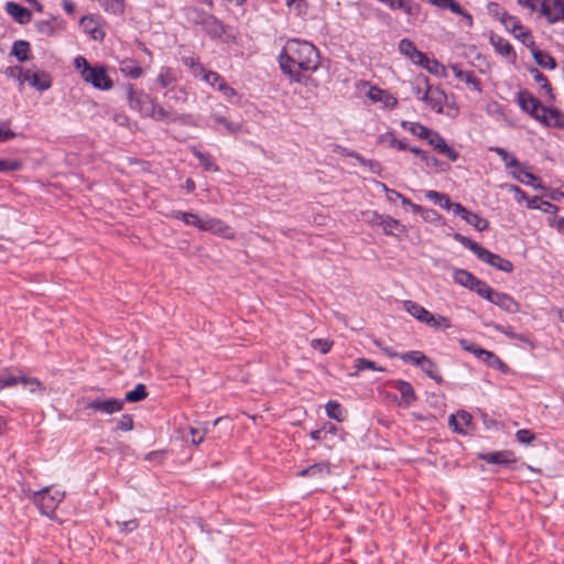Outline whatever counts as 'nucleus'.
I'll use <instances>...</instances> for the list:
<instances>
[{
  "label": "nucleus",
  "instance_id": "49530a36",
  "mask_svg": "<svg viewBox=\"0 0 564 564\" xmlns=\"http://www.w3.org/2000/svg\"><path fill=\"white\" fill-rule=\"evenodd\" d=\"M426 324L435 329H446L451 327V323L446 317L442 315H434L432 313Z\"/></svg>",
  "mask_w": 564,
  "mask_h": 564
},
{
  "label": "nucleus",
  "instance_id": "9b49d317",
  "mask_svg": "<svg viewBox=\"0 0 564 564\" xmlns=\"http://www.w3.org/2000/svg\"><path fill=\"white\" fill-rule=\"evenodd\" d=\"M399 51L401 54L408 56L414 64L424 66V63H430V58L419 51L414 43L409 39H402L399 43Z\"/></svg>",
  "mask_w": 564,
  "mask_h": 564
},
{
  "label": "nucleus",
  "instance_id": "bf43d9fd",
  "mask_svg": "<svg viewBox=\"0 0 564 564\" xmlns=\"http://www.w3.org/2000/svg\"><path fill=\"white\" fill-rule=\"evenodd\" d=\"M517 441L521 444H531L535 440V435L530 430H519L516 433Z\"/></svg>",
  "mask_w": 564,
  "mask_h": 564
},
{
  "label": "nucleus",
  "instance_id": "39448f33",
  "mask_svg": "<svg viewBox=\"0 0 564 564\" xmlns=\"http://www.w3.org/2000/svg\"><path fill=\"white\" fill-rule=\"evenodd\" d=\"M85 82L90 83L94 87L102 90H108L112 87V80L107 75L104 66H95L93 68H86Z\"/></svg>",
  "mask_w": 564,
  "mask_h": 564
},
{
  "label": "nucleus",
  "instance_id": "4be33fe9",
  "mask_svg": "<svg viewBox=\"0 0 564 564\" xmlns=\"http://www.w3.org/2000/svg\"><path fill=\"white\" fill-rule=\"evenodd\" d=\"M533 118L549 127L561 126L560 112L555 109L546 108L544 106L543 110H539L535 115H533Z\"/></svg>",
  "mask_w": 564,
  "mask_h": 564
},
{
  "label": "nucleus",
  "instance_id": "69168bd1",
  "mask_svg": "<svg viewBox=\"0 0 564 564\" xmlns=\"http://www.w3.org/2000/svg\"><path fill=\"white\" fill-rule=\"evenodd\" d=\"M475 254L477 256V258L479 260L492 265L496 253H492L489 250H487L480 246V248L478 249V251Z\"/></svg>",
  "mask_w": 564,
  "mask_h": 564
},
{
  "label": "nucleus",
  "instance_id": "6e6d98bb",
  "mask_svg": "<svg viewBox=\"0 0 564 564\" xmlns=\"http://www.w3.org/2000/svg\"><path fill=\"white\" fill-rule=\"evenodd\" d=\"M22 163L19 160H0V172L19 171Z\"/></svg>",
  "mask_w": 564,
  "mask_h": 564
},
{
  "label": "nucleus",
  "instance_id": "412c9836",
  "mask_svg": "<svg viewBox=\"0 0 564 564\" xmlns=\"http://www.w3.org/2000/svg\"><path fill=\"white\" fill-rule=\"evenodd\" d=\"M471 414L466 411H458L456 414H452L448 419L449 426L457 433L465 434L466 427L471 422Z\"/></svg>",
  "mask_w": 564,
  "mask_h": 564
},
{
  "label": "nucleus",
  "instance_id": "c03bdc74",
  "mask_svg": "<svg viewBox=\"0 0 564 564\" xmlns=\"http://www.w3.org/2000/svg\"><path fill=\"white\" fill-rule=\"evenodd\" d=\"M325 408L326 413L330 419H334L337 422L344 421V411L341 409V405L337 401H329Z\"/></svg>",
  "mask_w": 564,
  "mask_h": 564
},
{
  "label": "nucleus",
  "instance_id": "e2e57ef3",
  "mask_svg": "<svg viewBox=\"0 0 564 564\" xmlns=\"http://www.w3.org/2000/svg\"><path fill=\"white\" fill-rule=\"evenodd\" d=\"M204 80L206 83H208L210 86L217 87V88H218V85L221 84V82H225V79L223 77H220V75L217 74L216 72H205Z\"/></svg>",
  "mask_w": 564,
  "mask_h": 564
},
{
  "label": "nucleus",
  "instance_id": "7c9ffc66",
  "mask_svg": "<svg viewBox=\"0 0 564 564\" xmlns=\"http://www.w3.org/2000/svg\"><path fill=\"white\" fill-rule=\"evenodd\" d=\"M454 280L456 283L471 290V288H475L478 278L466 270L458 269L454 272Z\"/></svg>",
  "mask_w": 564,
  "mask_h": 564
},
{
  "label": "nucleus",
  "instance_id": "aec40b11",
  "mask_svg": "<svg viewBox=\"0 0 564 564\" xmlns=\"http://www.w3.org/2000/svg\"><path fill=\"white\" fill-rule=\"evenodd\" d=\"M6 11L10 14L18 23L26 24L31 21L32 13L29 9L15 3L7 2Z\"/></svg>",
  "mask_w": 564,
  "mask_h": 564
},
{
  "label": "nucleus",
  "instance_id": "58836bf2",
  "mask_svg": "<svg viewBox=\"0 0 564 564\" xmlns=\"http://www.w3.org/2000/svg\"><path fill=\"white\" fill-rule=\"evenodd\" d=\"M502 23L506 25V28H510L512 30V33L514 34L516 37L519 39L521 36L527 35L524 28L519 23V21L516 18L507 15L502 18Z\"/></svg>",
  "mask_w": 564,
  "mask_h": 564
},
{
  "label": "nucleus",
  "instance_id": "de8ad7c7",
  "mask_svg": "<svg viewBox=\"0 0 564 564\" xmlns=\"http://www.w3.org/2000/svg\"><path fill=\"white\" fill-rule=\"evenodd\" d=\"M530 74L532 75L533 79L540 84L541 88L545 90L547 95H551L552 88L546 77L538 68H531Z\"/></svg>",
  "mask_w": 564,
  "mask_h": 564
},
{
  "label": "nucleus",
  "instance_id": "f03ea898",
  "mask_svg": "<svg viewBox=\"0 0 564 564\" xmlns=\"http://www.w3.org/2000/svg\"><path fill=\"white\" fill-rule=\"evenodd\" d=\"M188 19L195 24L202 25L203 30L213 39L220 37L225 32L223 23L216 17L197 9L188 10Z\"/></svg>",
  "mask_w": 564,
  "mask_h": 564
},
{
  "label": "nucleus",
  "instance_id": "13d9d810",
  "mask_svg": "<svg viewBox=\"0 0 564 564\" xmlns=\"http://www.w3.org/2000/svg\"><path fill=\"white\" fill-rule=\"evenodd\" d=\"M333 346V341L328 339H313L311 341V347L314 349H318L322 354H327Z\"/></svg>",
  "mask_w": 564,
  "mask_h": 564
},
{
  "label": "nucleus",
  "instance_id": "3c124183",
  "mask_svg": "<svg viewBox=\"0 0 564 564\" xmlns=\"http://www.w3.org/2000/svg\"><path fill=\"white\" fill-rule=\"evenodd\" d=\"M23 376H14V375H8V376H0V390L7 388V387H14L17 384H22Z\"/></svg>",
  "mask_w": 564,
  "mask_h": 564
},
{
  "label": "nucleus",
  "instance_id": "9d476101",
  "mask_svg": "<svg viewBox=\"0 0 564 564\" xmlns=\"http://www.w3.org/2000/svg\"><path fill=\"white\" fill-rule=\"evenodd\" d=\"M432 6L437 7L442 10H449L451 12L458 14L463 18L465 25L470 28L473 25V17L460 4L455 0H426Z\"/></svg>",
  "mask_w": 564,
  "mask_h": 564
},
{
  "label": "nucleus",
  "instance_id": "72a5a7b5",
  "mask_svg": "<svg viewBox=\"0 0 564 564\" xmlns=\"http://www.w3.org/2000/svg\"><path fill=\"white\" fill-rule=\"evenodd\" d=\"M148 397L147 387L143 383H139L135 388L126 393L123 401L126 402H139Z\"/></svg>",
  "mask_w": 564,
  "mask_h": 564
},
{
  "label": "nucleus",
  "instance_id": "680f3d73",
  "mask_svg": "<svg viewBox=\"0 0 564 564\" xmlns=\"http://www.w3.org/2000/svg\"><path fill=\"white\" fill-rule=\"evenodd\" d=\"M117 429L120 431H131L133 429V419L129 414H123L117 423Z\"/></svg>",
  "mask_w": 564,
  "mask_h": 564
},
{
  "label": "nucleus",
  "instance_id": "1a4fd4ad",
  "mask_svg": "<svg viewBox=\"0 0 564 564\" xmlns=\"http://www.w3.org/2000/svg\"><path fill=\"white\" fill-rule=\"evenodd\" d=\"M432 6L437 7L442 10H449L451 12L458 14L463 18L465 25L470 28L473 25V17L460 4L455 0H426Z\"/></svg>",
  "mask_w": 564,
  "mask_h": 564
},
{
  "label": "nucleus",
  "instance_id": "5701e85b",
  "mask_svg": "<svg viewBox=\"0 0 564 564\" xmlns=\"http://www.w3.org/2000/svg\"><path fill=\"white\" fill-rule=\"evenodd\" d=\"M392 387L400 392L404 406H410L415 401L416 395L410 382L397 380Z\"/></svg>",
  "mask_w": 564,
  "mask_h": 564
},
{
  "label": "nucleus",
  "instance_id": "a211bd4d",
  "mask_svg": "<svg viewBox=\"0 0 564 564\" xmlns=\"http://www.w3.org/2000/svg\"><path fill=\"white\" fill-rule=\"evenodd\" d=\"M301 477H312L319 482L325 481L330 475L329 465L326 463L314 464L297 474Z\"/></svg>",
  "mask_w": 564,
  "mask_h": 564
},
{
  "label": "nucleus",
  "instance_id": "423d86ee",
  "mask_svg": "<svg viewBox=\"0 0 564 564\" xmlns=\"http://www.w3.org/2000/svg\"><path fill=\"white\" fill-rule=\"evenodd\" d=\"M128 100L130 107L143 116L153 109V100L145 93L137 90L132 86L128 87Z\"/></svg>",
  "mask_w": 564,
  "mask_h": 564
},
{
  "label": "nucleus",
  "instance_id": "20e7f679",
  "mask_svg": "<svg viewBox=\"0 0 564 564\" xmlns=\"http://www.w3.org/2000/svg\"><path fill=\"white\" fill-rule=\"evenodd\" d=\"M123 404H124V401L121 399L96 398V399L87 402L85 409L110 415V414L120 412L123 408Z\"/></svg>",
  "mask_w": 564,
  "mask_h": 564
},
{
  "label": "nucleus",
  "instance_id": "a878e982",
  "mask_svg": "<svg viewBox=\"0 0 564 564\" xmlns=\"http://www.w3.org/2000/svg\"><path fill=\"white\" fill-rule=\"evenodd\" d=\"M451 69L456 78L464 80L466 84L471 85L475 90L480 91V82L473 72L463 70L457 64L451 65Z\"/></svg>",
  "mask_w": 564,
  "mask_h": 564
},
{
  "label": "nucleus",
  "instance_id": "864d4df0",
  "mask_svg": "<svg viewBox=\"0 0 564 564\" xmlns=\"http://www.w3.org/2000/svg\"><path fill=\"white\" fill-rule=\"evenodd\" d=\"M492 267L508 273L513 270V264L509 260L500 257L499 254H495Z\"/></svg>",
  "mask_w": 564,
  "mask_h": 564
},
{
  "label": "nucleus",
  "instance_id": "0e129e2a",
  "mask_svg": "<svg viewBox=\"0 0 564 564\" xmlns=\"http://www.w3.org/2000/svg\"><path fill=\"white\" fill-rule=\"evenodd\" d=\"M207 432H208V430L206 427H203V429L191 427L189 433L192 435V443L194 445L200 444L204 441V436Z\"/></svg>",
  "mask_w": 564,
  "mask_h": 564
},
{
  "label": "nucleus",
  "instance_id": "393cba45",
  "mask_svg": "<svg viewBox=\"0 0 564 564\" xmlns=\"http://www.w3.org/2000/svg\"><path fill=\"white\" fill-rule=\"evenodd\" d=\"M405 311L411 314L414 318L420 321L421 323H427L429 317H431V312L426 308L417 304L413 301H405L403 303Z\"/></svg>",
  "mask_w": 564,
  "mask_h": 564
},
{
  "label": "nucleus",
  "instance_id": "2f4dec72",
  "mask_svg": "<svg viewBox=\"0 0 564 564\" xmlns=\"http://www.w3.org/2000/svg\"><path fill=\"white\" fill-rule=\"evenodd\" d=\"M532 55L539 66L546 69H554L556 67L555 59L546 52L541 50H532Z\"/></svg>",
  "mask_w": 564,
  "mask_h": 564
},
{
  "label": "nucleus",
  "instance_id": "bb28decb",
  "mask_svg": "<svg viewBox=\"0 0 564 564\" xmlns=\"http://www.w3.org/2000/svg\"><path fill=\"white\" fill-rule=\"evenodd\" d=\"M368 97L372 101H382L386 107L392 108L397 105V99L393 96L377 87H371L369 89Z\"/></svg>",
  "mask_w": 564,
  "mask_h": 564
},
{
  "label": "nucleus",
  "instance_id": "4468645a",
  "mask_svg": "<svg viewBox=\"0 0 564 564\" xmlns=\"http://www.w3.org/2000/svg\"><path fill=\"white\" fill-rule=\"evenodd\" d=\"M455 215L460 216L467 224L474 226L479 231L486 230L489 226V223L486 219L467 210L460 204L455 205Z\"/></svg>",
  "mask_w": 564,
  "mask_h": 564
},
{
  "label": "nucleus",
  "instance_id": "a18cd8bd",
  "mask_svg": "<svg viewBox=\"0 0 564 564\" xmlns=\"http://www.w3.org/2000/svg\"><path fill=\"white\" fill-rule=\"evenodd\" d=\"M471 290L475 291L481 297L488 300L489 302L495 293L494 289H491L486 282L479 279L476 282L475 288H471Z\"/></svg>",
  "mask_w": 564,
  "mask_h": 564
},
{
  "label": "nucleus",
  "instance_id": "6ab92c4d",
  "mask_svg": "<svg viewBox=\"0 0 564 564\" xmlns=\"http://www.w3.org/2000/svg\"><path fill=\"white\" fill-rule=\"evenodd\" d=\"M490 302L508 313H518L520 311L519 303L506 293L495 291Z\"/></svg>",
  "mask_w": 564,
  "mask_h": 564
},
{
  "label": "nucleus",
  "instance_id": "79ce46f5",
  "mask_svg": "<svg viewBox=\"0 0 564 564\" xmlns=\"http://www.w3.org/2000/svg\"><path fill=\"white\" fill-rule=\"evenodd\" d=\"M29 51L30 45L26 41L14 42L12 53L20 62H24L28 59Z\"/></svg>",
  "mask_w": 564,
  "mask_h": 564
},
{
  "label": "nucleus",
  "instance_id": "c9c22d12",
  "mask_svg": "<svg viewBox=\"0 0 564 564\" xmlns=\"http://www.w3.org/2000/svg\"><path fill=\"white\" fill-rule=\"evenodd\" d=\"M401 126L404 128V129H408L411 131V133L417 135L419 138L421 139H427L430 133L432 132V130H430L429 128H426L425 126H422L420 123H416V122H409V121H403L401 123Z\"/></svg>",
  "mask_w": 564,
  "mask_h": 564
},
{
  "label": "nucleus",
  "instance_id": "f704fd0d",
  "mask_svg": "<svg viewBox=\"0 0 564 564\" xmlns=\"http://www.w3.org/2000/svg\"><path fill=\"white\" fill-rule=\"evenodd\" d=\"M424 373L433 379L437 383L443 382V378L437 372V366L434 361H432L429 357H425L424 362L420 366Z\"/></svg>",
  "mask_w": 564,
  "mask_h": 564
},
{
  "label": "nucleus",
  "instance_id": "f8f14e48",
  "mask_svg": "<svg viewBox=\"0 0 564 564\" xmlns=\"http://www.w3.org/2000/svg\"><path fill=\"white\" fill-rule=\"evenodd\" d=\"M541 13L550 23L564 22V3L562 0H544Z\"/></svg>",
  "mask_w": 564,
  "mask_h": 564
},
{
  "label": "nucleus",
  "instance_id": "4c0bfd02",
  "mask_svg": "<svg viewBox=\"0 0 564 564\" xmlns=\"http://www.w3.org/2000/svg\"><path fill=\"white\" fill-rule=\"evenodd\" d=\"M491 152H495L497 153L501 160L505 162L506 166L507 167H517V169H520V163L519 161L516 159L514 155L512 154H509L505 149L502 148H498V147H492L489 149Z\"/></svg>",
  "mask_w": 564,
  "mask_h": 564
},
{
  "label": "nucleus",
  "instance_id": "37998d69",
  "mask_svg": "<svg viewBox=\"0 0 564 564\" xmlns=\"http://www.w3.org/2000/svg\"><path fill=\"white\" fill-rule=\"evenodd\" d=\"M425 357L426 356L422 351H419V350L408 351V352L401 354L399 356V358L401 360H403L404 362H410L415 366H421L422 362H424Z\"/></svg>",
  "mask_w": 564,
  "mask_h": 564
},
{
  "label": "nucleus",
  "instance_id": "473e14b6",
  "mask_svg": "<svg viewBox=\"0 0 564 564\" xmlns=\"http://www.w3.org/2000/svg\"><path fill=\"white\" fill-rule=\"evenodd\" d=\"M82 26L88 32L94 40H102L105 36V32L99 29L91 18L84 17L80 20Z\"/></svg>",
  "mask_w": 564,
  "mask_h": 564
},
{
  "label": "nucleus",
  "instance_id": "f3484780",
  "mask_svg": "<svg viewBox=\"0 0 564 564\" xmlns=\"http://www.w3.org/2000/svg\"><path fill=\"white\" fill-rule=\"evenodd\" d=\"M28 82L32 87L39 90H46L51 87V77L45 72L32 73L24 70L22 84Z\"/></svg>",
  "mask_w": 564,
  "mask_h": 564
},
{
  "label": "nucleus",
  "instance_id": "2eb2a0df",
  "mask_svg": "<svg viewBox=\"0 0 564 564\" xmlns=\"http://www.w3.org/2000/svg\"><path fill=\"white\" fill-rule=\"evenodd\" d=\"M391 10H402L409 17H416L421 7L412 0H378Z\"/></svg>",
  "mask_w": 564,
  "mask_h": 564
},
{
  "label": "nucleus",
  "instance_id": "b1692460",
  "mask_svg": "<svg viewBox=\"0 0 564 564\" xmlns=\"http://www.w3.org/2000/svg\"><path fill=\"white\" fill-rule=\"evenodd\" d=\"M480 458L489 464L507 465L514 462L513 454L508 451L480 454Z\"/></svg>",
  "mask_w": 564,
  "mask_h": 564
},
{
  "label": "nucleus",
  "instance_id": "cd10ccee",
  "mask_svg": "<svg viewBox=\"0 0 564 564\" xmlns=\"http://www.w3.org/2000/svg\"><path fill=\"white\" fill-rule=\"evenodd\" d=\"M475 355L484 360L488 366L495 367L501 370H506L507 366L506 364L494 352L486 350V349H478L475 351Z\"/></svg>",
  "mask_w": 564,
  "mask_h": 564
},
{
  "label": "nucleus",
  "instance_id": "ea45409f",
  "mask_svg": "<svg viewBox=\"0 0 564 564\" xmlns=\"http://www.w3.org/2000/svg\"><path fill=\"white\" fill-rule=\"evenodd\" d=\"M104 7L105 11L112 14H121L124 10L123 0H98Z\"/></svg>",
  "mask_w": 564,
  "mask_h": 564
},
{
  "label": "nucleus",
  "instance_id": "ddd939ff",
  "mask_svg": "<svg viewBox=\"0 0 564 564\" xmlns=\"http://www.w3.org/2000/svg\"><path fill=\"white\" fill-rule=\"evenodd\" d=\"M426 140L438 153L451 161L454 162L458 159V152L451 148L438 132L432 131Z\"/></svg>",
  "mask_w": 564,
  "mask_h": 564
},
{
  "label": "nucleus",
  "instance_id": "e433bc0d",
  "mask_svg": "<svg viewBox=\"0 0 564 564\" xmlns=\"http://www.w3.org/2000/svg\"><path fill=\"white\" fill-rule=\"evenodd\" d=\"M193 154L198 159L199 163L206 171L217 172L219 170L218 165L213 161V158L208 153L194 149Z\"/></svg>",
  "mask_w": 564,
  "mask_h": 564
},
{
  "label": "nucleus",
  "instance_id": "0eeeda50",
  "mask_svg": "<svg viewBox=\"0 0 564 564\" xmlns=\"http://www.w3.org/2000/svg\"><path fill=\"white\" fill-rule=\"evenodd\" d=\"M423 101L437 113H442L447 96L440 87L426 85Z\"/></svg>",
  "mask_w": 564,
  "mask_h": 564
},
{
  "label": "nucleus",
  "instance_id": "09e8293b",
  "mask_svg": "<svg viewBox=\"0 0 564 564\" xmlns=\"http://www.w3.org/2000/svg\"><path fill=\"white\" fill-rule=\"evenodd\" d=\"M145 116L151 117L155 120H167L171 118L172 112L153 102V109L149 111Z\"/></svg>",
  "mask_w": 564,
  "mask_h": 564
},
{
  "label": "nucleus",
  "instance_id": "6e6552de",
  "mask_svg": "<svg viewBox=\"0 0 564 564\" xmlns=\"http://www.w3.org/2000/svg\"><path fill=\"white\" fill-rule=\"evenodd\" d=\"M198 229L203 231L213 232L226 239L235 238V232L232 231V229L218 218L204 219L203 223L198 224Z\"/></svg>",
  "mask_w": 564,
  "mask_h": 564
},
{
  "label": "nucleus",
  "instance_id": "338daca9",
  "mask_svg": "<svg viewBox=\"0 0 564 564\" xmlns=\"http://www.w3.org/2000/svg\"><path fill=\"white\" fill-rule=\"evenodd\" d=\"M494 45L501 55L508 56L512 52V46L505 40L499 39L497 42H494Z\"/></svg>",
  "mask_w": 564,
  "mask_h": 564
},
{
  "label": "nucleus",
  "instance_id": "a19ab883",
  "mask_svg": "<svg viewBox=\"0 0 564 564\" xmlns=\"http://www.w3.org/2000/svg\"><path fill=\"white\" fill-rule=\"evenodd\" d=\"M379 142L380 143H387L389 147L391 148H397L399 150H406L408 149V144L402 141V140H398L393 133L391 132H387L384 134H381L379 137Z\"/></svg>",
  "mask_w": 564,
  "mask_h": 564
},
{
  "label": "nucleus",
  "instance_id": "f257e3e1",
  "mask_svg": "<svg viewBox=\"0 0 564 564\" xmlns=\"http://www.w3.org/2000/svg\"><path fill=\"white\" fill-rule=\"evenodd\" d=\"M279 63L284 75L301 83L302 72H315L318 68L319 52L311 42L291 39L279 55Z\"/></svg>",
  "mask_w": 564,
  "mask_h": 564
},
{
  "label": "nucleus",
  "instance_id": "603ef678",
  "mask_svg": "<svg viewBox=\"0 0 564 564\" xmlns=\"http://www.w3.org/2000/svg\"><path fill=\"white\" fill-rule=\"evenodd\" d=\"M213 119L218 122V123H221L224 124V127L227 129L228 132L230 133H235V132H238L240 129H241V126L239 123H236V122H231L229 121L227 118L223 117V116H219V115H213Z\"/></svg>",
  "mask_w": 564,
  "mask_h": 564
},
{
  "label": "nucleus",
  "instance_id": "dca6fc26",
  "mask_svg": "<svg viewBox=\"0 0 564 564\" xmlns=\"http://www.w3.org/2000/svg\"><path fill=\"white\" fill-rule=\"evenodd\" d=\"M518 102L520 108L531 117H533V115H535L539 110H543V105L540 102V100L528 91H520L518 94Z\"/></svg>",
  "mask_w": 564,
  "mask_h": 564
},
{
  "label": "nucleus",
  "instance_id": "774afa93",
  "mask_svg": "<svg viewBox=\"0 0 564 564\" xmlns=\"http://www.w3.org/2000/svg\"><path fill=\"white\" fill-rule=\"evenodd\" d=\"M37 31L44 35H52L54 33V26L50 21H39L35 23Z\"/></svg>",
  "mask_w": 564,
  "mask_h": 564
},
{
  "label": "nucleus",
  "instance_id": "052dcab7",
  "mask_svg": "<svg viewBox=\"0 0 564 564\" xmlns=\"http://www.w3.org/2000/svg\"><path fill=\"white\" fill-rule=\"evenodd\" d=\"M117 525L122 532H131L135 530L139 525L137 519H130V520H117Z\"/></svg>",
  "mask_w": 564,
  "mask_h": 564
},
{
  "label": "nucleus",
  "instance_id": "5fc2aeb1",
  "mask_svg": "<svg viewBox=\"0 0 564 564\" xmlns=\"http://www.w3.org/2000/svg\"><path fill=\"white\" fill-rule=\"evenodd\" d=\"M426 85H430L427 78L425 76H421V77L416 78L415 84L413 86L414 95L416 96L417 99H420L422 101H423V94L426 88Z\"/></svg>",
  "mask_w": 564,
  "mask_h": 564
},
{
  "label": "nucleus",
  "instance_id": "8fccbe9b",
  "mask_svg": "<svg viewBox=\"0 0 564 564\" xmlns=\"http://www.w3.org/2000/svg\"><path fill=\"white\" fill-rule=\"evenodd\" d=\"M356 372L354 375H356L357 372L359 371H364L366 369H371V370H378V371H384V368L383 367H378L373 361L371 360H368L366 358H359L356 360Z\"/></svg>",
  "mask_w": 564,
  "mask_h": 564
},
{
  "label": "nucleus",
  "instance_id": "c85d7f7f",
  "mask_svg": "<svg viewBox=\"0 0 564 564\" xmlns=\"http://www.w3.org/2000/svg\"><path fill=\"white\" fill-rule=\"evenodd\" d=\"M379 227L382 228L386 235H392L394 230L400 234L405 231V227L399 220L387 215H383Z\"/></svg>",
  "mask_w": 564,
  "mask_h": 564
},
{
  "label": "nucleus",
  "instance_id": "7ed1b4c3",
  "mask_svg": "<svg viewBox=\"0 0 564 564\" xmlns=\"http://www.w3.org/2000/svg\"><path fill=\"white\" fill-rule=\"evenodd\" d=\"M64 496V492L59 490H52L51 487H46L35 492L33 500L43 514L51 516L58 503L63 500Z\"/></svg>",
  "mask_w": 564,
  "mask_h": 564
},
{
  "label": "nucleus",
  "instance_id": "c756f323",
  "mask_svg": "<svg viewBox=\"0 0 564 564\" xmlns=\"http://www.w3.org/2000/svg\"><path fill=\"white\" fill-rule=\"evenodd\" d=\"M120 72L131 78H139L143 70L140 65L133 59H123L120 63Z\"/></svg>",
  "mask_w": 564,
  "mask_h": 564
},
{
  "label": "nucleus",
  "instance_id": "4d7b16f0",
  "mask_svg": "<svg viewBox=\"0 0 564 564\" xmlns=\"http://www.w3.org/2000/svg\"><path fill=\"white\" fill-rule=\"evenodd\" d=\"M455 240L460 242L464 247L468 248L474 253H476L478 251V249L480 248V245L478 242L473 241L471 239H469L460 234L455 235Z\"/></svg>",
  "mask_w": 564,
  "mask_h": 564
}]
</instances>
